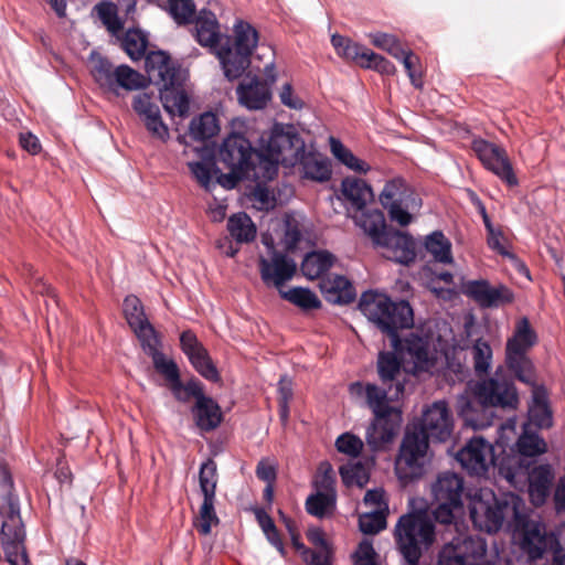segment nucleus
Instances as JSON below:
<instances>
[{"label":"nucleus","mask_w":565,"mask_h":565,"mask_svg":"<svg viewBox=\"0 0 565 565\" xmlns=\"http://www.w3.org/2000/svg\"><path fill=\"white\" fill-rule=\"evenodd\" d=\"M302 149L303 141L292 126L276 125L260 136L257 150L243 135L231 134L223 140L218 157L226 168L250 171L254 180L270 181L277 175L279 163Z\"/></svg>","instance_id":"nucleus-1"},{"label":"nucleus","mask_w":565,"mask_h":565,"mask_svg":"<svg viewBox=\"0 0 565 565\" xmlns=\"http://www.w3.org/2000/svg\"><path fill=\"white\" fill-rule=\"evenodd\" d=\"M454 418L447 402L427 406L417 423L408 425L395 460V472L403 482L419 479L425 473L429 439L444 443L452 434Z\"/></svg>","instance_id":"nucleus-2"},{"label":"nucleus","mask_w":565,"mask_h":565,"mask_svg":"<svg viewBox=\"0 0 565 565\" xmlns=\"http://www.w3.org/2000/svg\"><path fill=\"white\" fill-rule=\"evenodd\" d=\"M520 404L519 391L513 377L503 366L494 373L469 385V393L458 398V414L473 429H483L493 424L494 408L515 411Z\"/></svg>","instance_id":"nucleus-3"},{"label":"nucleus","mask_w":565,"mask_h":565,"mask_svg":"<svg viewBox=\"0 0 565 565\" xmlns=\"http://www.w3.org/2000/svg\"><path fill=\"white\" fill-rule=\"evenodd\" d=\"M158 373L169 383L175 399L186 403L190 398H195L191 413L199 429L212 431L221 425L223 420L221 407L217 402L204 394L203 384L199 380L191 379L186 383H182L175 361L169 363Z\"/></svg>","instance_id":"nucleus-4"},{"label":"nucleus","mask_w":565,"mask_h":565,"mask_svg":"<svg viewBox=\"0 0 565 565\" xmlns=\"http://www.w3.org/2000/svg\"><path fill=\"white\" fill-rule=\"evenodd\" d=\"M6 492L1 497L0 516L2 518L0 544L10 565H31L24 540L25 529L21 518L20 501L11 489L13 481L9 472H3Z\"/></svg>","instance_id":"nucleus-5"},{"label":"nucleus","mask_w":565,"mask_h":565,"mask_svg":"<svg viewBox=\"0 0 565 565\" xmlns=\"http://www.w3.org/2000/svg\"><path fill=\"white\" fill-rule=\"evenodd\" d=\"M359 226L372 242L385 249L384 256L395 263L408 265L416 258V243L406 233L387 230L382 211L376 210L355 218Z\"/></svg>","instance_id":"nucleus-6"},{"label":"nucleus","mask_w":565,"mask_h":565,"mask_svg":"<svg viewBox=\"0 0 565 565\" xmlns=\"http://www.w3.org/2000/svg\"><path fill=\"white\" fill-rule=\"evenodd\" d=\"M359 309L392 337H396L398 329L412 328L414 324V312L408 301H392L388 296L377 291H364L359 300Z\"/></svg>","instance_id":"nucleus-7"},{"label":"nucleus","mask_w":565,"mask_h":565,"mask_svg":"<svg viewBox=\"0 0 565 565\" xmlns=\"http://www.w3.org/2000/svg\"><path fill=\"white\" fill-rule=\"evenodd\" d=\"M394 540L405 562L417 565L423 552L435 541V524L424 512L403 514L395 525Z\"/></svg>","instance_id":"nucleus-8"},{"label":"nucleus","mask_w":565,"mask_h":565,"mask_svg":"<svg viewBox=\"0 0 565 565\" xmlns=\"http://www.w3.org/2000/svg\"><path fill=\"white\" fill-rule=\"evenodd\" d=\"M234 41L225 35L222 46L217 50L225 76L238 78L250 64V55L258 44V32L248 22L237 20L234 24Z\"/></svg>","instance_id":"nucleus-9"},{"label":"nucleus","mask_w":565,"mask_h":565,"mask_svg":"<svg viewBox=\"0 0 565 565\" xmlns=\"http://www.w3.org/2000/svg\"><path fill=\"white\" fill-rule=\"evenodd\" d=\"M488 497L484 499L482 495H476L470 502V519L476 529L487 533H497L502 527L504 520L519 521L521 519L520 508L523 502L518 495L511 494L499 500L491 492Z\"/></svg>","instance_id":"nucleus-10"},{"label":"nucleus","mask_w":565,"mask_h":565,"mask_svg":"<svg viewBox=\"0 0 565 565\" xmlns=\"http://www.w3.org/2000/svg\"><path fill=\"white\" fill-rule=\"evenodd\" d=\"M122 310L128 326L137 337L143 352L151 358L157 372L174 361L160 350L161 339L157 330L148 320L142 302L135 295L124 299Z\"/></svg>","instance_id":"nucleus-11"},{"label":"nucleus","mask_w":565,"mask_h":565,"mask_svg":"<svg viewBox=\"0 0 565 565\" xmlns=\"http://www.w3.org/2000/svg\"><path fill=\"white\" fill-rule=\"evenodd\" d=\"M433 494L437 503L434 511L436 521L450 524L454 521V511L462 508L463 479L455 472H443L433 484Z\"/></svg>","instance_id":"nucleus-12"},{"label":"nucleus","mask_w":565,"mask_h":565,"mask_svg":"<svg viewBox=\"0 0 565 565\" xmlns=\"http://www.w3.org/2000/svg\"><path fill=\"white\" fill-rule=\"evenodd\" d=\"M199 483L201 493L203 494V502L193 525L201 535L206 536L211 533L212 526L217 525L220 522L214 508L217 486V468L216 462L213 459H207L201 465L199 471Z\"/></svg>","instance_id":"nucleus-13"},{"label":"nucleus","mask_w":565,"mask_h":565,"mask_svg":"<svg viewBox=\"0 0 565 565\" xmlns=\"http://www.w3.org/2000/svg\"><path fill=\"white\" fill-rule=\"evenodd\" d=\"M92 75L100 87L114 93L118 88L137 90L145 85V78L139 72L126 64L114 66L108 58L103 56L95 61Z\"/></svg>","instance_id":"nucleus-14"},{"label":"nucleus","mask_w":565,"mask_h":565,"mask_svg":"<svg viewBox=\"0 0 565 565\" xmlns=\"http://www.w3.org/2000/svg\"><path fill=\"white\" fill-rule=\"evenodd\" d=\"M380 201L393 222L407 226L412 222L411 209L417 205L413 190L402 178L387 181L380 194Z\"/></svg>","instance_id":"nucleus-15"},{"label":"nucleus","mask_w":565,"mask_h":565,"mask_svg":"<svg viewBox=\"0 0 565 565\" xmlns=\"http://www.w3.org/2000/svg\"><path fill=\"white\" fill-rule=\"evenodd\" d=\"M456 458L471 476H486L489 468L495 465L494 448L482 437L471 438Z\"/></svg>","instance_id":"nucleus-16"},{"label":"nucleus","mask_w":565,"mask_h":565,"mask_svg":"<svg viewBox=\"0 0 565 565\" xmlns=\"http://www.w3.org/2000/svg\"><path fill=\"white\" fill-rule=\"evenodd\" d=\"M403 422L402 411L393 407L374 414L366 430V443L373 450L384 448L398 434Z\"/></svg>","instance_id":"nucleus-17"},{"label":"nucleus","mask_w":565,"mask_h":565,"mask_svg":"<svg viewBox=\"0 0 565 565\" xmlns=\"http://www.w3.org/2000/svg\"><path fill=\"white\" fill-rule=\"evenodd\" d=\"M180 347L192 367L202 377L213 383L221 380L220 372L209 351L192 330H185L180 334Z\"/></svg>","instance_id":"nucleus-18"},{"label":"nucleus","mask_w":565,"mask_h":565,"mask_svg":"<svg viewBox=\"0 0 565 565\" xmlns=\"http://www.w3.org/2000/svg\"><path fill=\"white\" fill-rule=\"evenodd\" d=\"M297 265L292 258L285 253L273 250L268 257H259V274L266 286H274L279 291L282 286L292 279Z\"/></svg>","instance_id":"nucleus-19"},{"label":"nucleus","mask_w":565,"mask_h":565,"mask_svg":"<svg viewBox=\"0 0 565 565\" xmlns=\"http://www.w3.org/2000/svg\"><path fill=\"white\" fill-rule=\"evenodd\" d=\"M131 106L151 137L162 142L168 141L170 137L169 128L162 120L160 108L153 95L139 93L134 96Z\"/></svg>","instance_id":"nucleus-20"},{"label":"nucleus","mask_w":565,"mask_h":565,"mask_svg":"<svg viewBox=\"0 0 565 565\" xmlns=\"http://www.w3.org/2000/svg\"><path fill=\"white\" fill-rule=\"evenodd\" d=\"M374 198L371 186L362 179L348 177L341 182L340 199L343 200L348 214L355 221L363 214L371 213L377 209H366L367 203Z\"/></svg>","instance_id":"nucleus-21"},{"label":"nucleus","mask_w":565,"mask_h":565,"mask_svg":"<svg viewBox=\"0 0 565 565\" xmlns=\"http://www.w3.org/2000/svg\"><path fill=\"white\" fill-rule=\"evenodd\" d=\"M466 295L481 308H499L510 305L515 296L512 289L503 284L492 286L488 280H471L466 285Z\"/></svg>","instance_id":"nucleus-22"},{"label":"nucleus","mask_w":565,"mask_h":565,"mask_svg":"<svg viewBox=\"0 0 565 565\" xmlns=\"http://www.w3.org/2000/svg\"><path fill=\"white\" fill-rule=\"evenodd\" d=\"M386 386L387 388H381L372 383L363 384L355 382L350 385V392L356 396H364L367 406L372 409L373 414H376L386 408H393L394 406L388 405V401H397L404 394L405 387L402 382Z\"/></svg>","instance_id":"nucleus-23"},{"label":"nucleus","mask_w":565,"mask_h":565,"mask_svg":"<svg viewBox=\"0 0 565 565\" xmlns=\"http://www.w3.org/2000/svg\"><path fill=\"white\" fill-rule=\"evenodd\" d=\"M145 70L150 78L158 85H174L181 79V68L163 51H151L145 54Z\"/></svg>","instance_id":"nucleus-24"},{"label":"nucleus","mask_w":565,"mask_h":565,"mask_svg":"<svg viewBox=\"0 0 565 565\" xmlns=\"http://www.w3.org/2000/svg\"><path fill=\"white\" fill-rule=\"evenodd\" d=\"M236 93L241 105L249 110L265 108L271 98L268 83L257 76L247 75L238 85Z\"/></svg>","instance_id":"nucleus-25"},{"label":"nucleus","mask_w":565,"mask_h":565,"mask_svg":"<svg viewBox=\"0 0 565 565\" xmlns=\"http://www.w3.org/2000/svg\"><path fill=\"white\" fill-rule=\"evenodd\" d=\"M480 548L481 552L473 548L471 537L454 539L439 552L437 565H475L477 557L484 552L483 547Z\"/></svg>","instance_id":"nucleus-26"},{"label":"nucleus","mask_w":565,"mask_h":565,"mask_svg":"<svg viewBox=\"0 0 565 565\" xmlns=\"http://www.w3.org/2000/svg\"><path fill=\"white\" fill-rule=\"evenodd\" d=\"M194 22V38L198 43L209 47L217 55V50L222 46L225 35L221 33L216 15L210 10L202 9Z\"/></svg>","instance_id":"nucleus-27"},{"label":"nucleus","mask_w":565,"mask_h":565,"mask_svg":"<svg viewBox=\"0 0 565 565\" xmlns=\"http://www.w3.org/2000/svg\"><path fill=\"white\" fill-rule=\"evenodd\" d=\"M553 411L547 390L543 385L532 388L527 406V425L537 429H548L553 426Z\"/></svg>","instance_id":"nucleus-28"},{"label":"nucleus","mask_w":565,"mask_h":565,"mask_svg":"<svg viewBox=\"0 0 565 565\" xmlns=\"http://www.w3.org/2000/svg\"><path fill=\"white\" fill-rule=\"evenodd\" d=\"M324 299L334 305H348L355 298V290L350 280L341 275H327L319 281Z\"/></svg>","instance_id":"nucleus-29"},{"label":"nucleus","mask_w":565,"mask_h":565,"mask_svg":"<svg viewBox=\"0 0 565 565\" xmlns=\"http://www.w3.org/2000/svg\"><path fill=\"white\" fill-rule=\"evenodd\" d=\"M553 479L554 472L548 463L536 466L530 471L529 495L534 505L540 507L545 503Z\"/></svg>","instance_id":"nucleus-30"},{"label":"nucleus","mask_w":565,"mask_h":565,"mask_svg":"<svg viewBox=\"0 0 565 565\" xmlns=\"http://www.w3.org/2000/svg\"><path fill=\"white\" fill-rule=\"evenodd\" d=\"M555 541L547 539L540 523H531L524 529L521 548L531 561H536L543 556L548 545L552 547Z\"/></svg>","instance_id":"nucleus-31"},{"label":"nucleus","mask_w":565,"mask_h":565,"mask_svg":"<svg viewBox=\"0 0 565 565\" xmlns=\"http://www.w3.org/2000/svg\"><path fill=\"white\" fill-rule=\"evenodd\" d=\"M183 77L181 76L180 83L174 85H160V99L161 103L170 115H179L180 117L188 116L190 102L186 93L182 88Z\"/></svg>","instance_id":"nucleus-32"},{"label":"nucleus","mask_w":565,"mask_h":565,"mask_svg":"<svg viewBox=\"0 0 565 565\" xmlns=\"http://www.w3.org/2000/svg\"><path fill=\"white\" fill-rule=\"evenodd\" d=\"M505 371L513 374L514 379L530 385L532 388L539 386L536 384V372L533 361L527 354L507 353L505 352Z\"/></svg>","instance_id":"nucleus-33"},{"label":"nucleus","mask_w":565,"mask_h":565,"mask_svg":"<svg viewBox=\"0 0 565 565\" xmlns=\"http://www.w3.org/2000/svg\"><path fill=\"white\" fill-rule=\"evenodd\" d=\"M226 228L230 236L237 244L252 243L257 235V227L255 223L245 212H238L231 215L227 220Z\"/></svg>","instance_id":"nucleus-34"},{"label":"nucleus","mask_w":565,"mask_h":565,"mask_svg":"<svg viewBox=\"0 0 565 565\" xmlns=\"http://www.w3.org/2000/svg\"><path fill=\"white\" fill-rule=\"evenodd\" d=\"M536 340V333L531 328L529 319L524 317L518 321L513 335L508 339L505 352L527 354Z\"/></svg>","instance_id":"nucleus-35"},{"label":"nucleus","mask_w":565,"mask_h":565,"mask_svg":"<svg viewBox=\"0 0 565 565\" xmlns=\"http://www.w3.org/2000/svg\"><path fill=\"white\" fill-rule=\"evenodd\" d=\"M334 256L327 250L308 253L302 263L301 271L308 279L326 277L324 275L333 265Z\"/></svg>","instance_id":"nucleus-36"},{"label":"nucleus","mask_w":565,"mask_h":565,"mask_svg":"<svg viewBox=\"0 0 565 565\" xmlns=\"http://www.w3.org/2000/svg\"><path fill=\"white\" fill-rule=\"evenodd\" d=\"M330 150L333 157L348 169L365 174L370 171L371 167L364 160L358 158L342 141L335 137L329 138Z\"/></svg>","instance_id":"nucleus-37"},{"label":"nucleus","mask_w":565,"mask_h":565,"mask_svg":"<svg viewBox=\"0 0 565 565\" xmlns=\"http://www.w3.org/2000/svg\"><path fill=\"white\" fill-rule=\"evenodd\" d=\"M301 167L303 178L312 181L326 182L332 174L329 160L313 153L302 156Z\"/></svg>","instance_id":"nucleus-38"},{"label":"nucleus","mask_w":565,"mask_h":565,"mask_svg":"<svg viewBox=\"0 0 565 565\" xmlns=\"http://www.w3.org/2000/svg\"><path fill=\"white\" fill-rule=\"evenodd\" d=\"M515 447L523 457H536L547 449L545 440L537 431H533L527 424L523 425V430L516 440Z\"/></svg>","instance_id":"nucleus-39"},{"label":"nucleus","mask_w":565,"mask_h":565,"mask_svg":"<svg viewBox=\"0 0 565 565\" xmlns=\"http://www.w3.org/2000/svg\"><path fill=\"white\" fill-rule=\"evenodd\" d=\"M483 167L495 174L501 181L509 186H516L519 184L518 178L513 171L512 163L507 154L505 149L502 147L497 151V156H493L489 163H484Z\"/></svg>","instance_id":"nucleus-40"},{"label":"nucleus","mask_w":565,"mask_h":565,"mask_svg":"<svg viewBox=\"0 0 565 565\" xmlns=\"http://www.w3.org/2000/svg\"><path fill=\"white\" fill-rule=\"evenodd\" d=\"M220 130L218 119L215 114L206 111L194 117L189 127L190 136L199 141L214 137Z\"/></svg>","instance_id":"nucleus-41"},{"label":"nucleus","mask_w":565,"mask_h":565,"mask_svg":"<svg viewBox=\"0 0 565 565\" xmlns=\"http://www.w3.org/2000/svg\"><path fill=\"white\" fill-rule=\"evenodd\" d=\"M401 367L402 361L395 352L385 351L379 354L377 371L384 385H395L396 382H401L398 380V376L401 375Z\"/></svg>","instance_id":"nucleus-42"},{"label":"nucleus","mask_w":565,"mask_h":565,"mask_svg":"<svg viewBox=\"0 0 565 565\" xmlns=\"http://www.w3.org/2000/svg\"><path fill=\"white\" fill-rule=\"evenodd\" d=\"M335 509V493L318 491L306 500V511L318 519H323L333 513Z\"/></svg>","instance_id":"nucleus-43"},{"label":"nucleus","mask_w":565,"mask_h":565,"mask_svg":"<svg viewBox=\"0 0 565 565\" xmlns=\"http://www.w3.org/2000/svg\"><path fill=\"white\" fill-rule=\"evenodd\" d=\"M120 46L132 61H139L146 54L148 38L140 30L129 29L120 39Z\"/></svg>","instance_id":"nucleus-44"},{"label":"nucleus","mask_w":565,"mask_h":565,"mask_svg":"<svg viewBox=\"0 0 565 565\" xmlns=\"http://www.w3.org/2000/svg\"><path fill=\"white\" fill-rule=\"evenodd\" d=\"M425 247L436 262L451 264V243L440 231H435L426 237Z\"/></svg>","instance_id":"nucleus-45"},{"label":"nucleus","mask_w":565,"mask_h":565,"mask_svg":"<svg viewBox=\"0 0 565 565\" xmlns=\"http://www.w3.org/2000/svg\"><path fill=\"white\" fill-rule=\"evenodd\" d=\"M402 349L412 358L415 366L424 367L428 363V342L420 335L409 334L403 341Z\"/></svg>","instance_id":"nucleus-46"},{"label":"nucleus","mask_w":565,"mask_h":565,"mask_svg":"<svg viewBox=\"0 0 565 565\" xmlns=\"http://www.w3.org/2000/svg\"><path fill=\"white\" fill-rule=\"evenodd\" d=\"M280 295L284 299L303 310L318 309L321 307V301L317 295L308 288L294 287L287 291L280 290Z\"/></svg>","instance_id":"nucleus-47"},{"label":"nucleus","mask_w":565,"mask_h":565,"mask_svg":"<svg viewBox=\"0 0 565 565\" xmlns=\"http://www.w3.org/2000/svg\"><path fill=\"white\" fill-rule=\"evenodd\" d=\"M473 360V367L477 374H484L491 367L492 363V348L488 341L477 339L470 349Z\"/></svg>","instance_id":"nucleus-48"},{"label":"nucleus","mask_w":565,"mask_h":565,"mask_svg":"<svg viewBox=\"0 0 565 565\" xmlns=\"http://www.w3.org/2000/svg\"><path fill=\"white\" fill-rule=\"evenodd\" d=\"M356 63L364 68H373L385 75H393L396 71L391 61L365 46Z\"/></svg>","instance_id":"nucleus-49"},{"label":"nucleus","mask_w":565,"mask_h":565,"mask_svg":"<svg viewBox=\"0 0 565 565\" xmlns=\"http://www.w3.org/2000/svg\"><path fill=\"white\" fill-rule=\"evenodd\" d=\"M95 10L99 20L113 35H117L122 30V22L118 17L116 4L113 2H102L95 7Z\"/></svg>","instance_id":"nucleus-50"},{"label":"nucleus","mask_w":565,"mask_h":565,"mask_svg":"<svg viewBox=\"0 0 565 565\" xmlns=\"http://www.w3.org/2000/svg\"><path fill=\"white\" fill-rule=\"evenodd\" d=\"M388 512L381 510H370L360 515L359 527L364 534H376L386 526V516Z\"/></svg>","instance_id":"nucleus-51"},{"label":"nucleus","mask_w":565,"mask_h":565,"mask_svg":"<svg viewBox=\"0 0 565 565\" xmlns=\"http://www.w3.org/2000/svg\"><path fill=\"white\" fill-rule=\"evenodd\" d=\"M370 38L376 47L386 51L397 60H399L407 51L403 47L401 41L393 34L376 32L371 33Z\"/></svg>","instance_id":"nucleus-52"},{"label":"nucleus","mask_w":565,"mask_h":565,"mask_svg":"<svg viewBox=\"0 0 565 565\" xmlns=\"http://www.w3.org/2000/svg\"><path fill=\"white\" fill-rule=\"evenodd\" d=\"M169 13L178 24H188L195 15L193 0H168Z\"/></svg>","instance_id":"nucleus-53"},{"label":"nucleus","mask_w":565,"mask_h":565,"mask_svg":"<svg viewBox=\"0 0 565 565\" xmlns=\"http://www.w3.org/2000/svg\"><path fill=\"white\" fill-rule=\"evenodd\" d=\"M189 168L201 186L211 191L214 186L213 175L218 173L220 169L214 163L203 161L190 162Z\"/></svg>","instance_id":"nucleus-54"},{"label":"nucleus","mask_w":565,"mask_h":565,"mask_svg":"<svg viewBox=\"0 0 565 565\" xmlns=\"http://www.w3.org/2000/svg\"><path fill=\"white\" fill-rule=\"evenodd\" d=\"M278 394L279 417L280 420L286 424L289 418V402L294 396L292 382L287 375L279 379Z\"/></svg>","instance_id":"nucleus-55"},{"label":"nucleus","mask_w":565,"mask_h":565,"mask_svg":"<svg viewBox=\"0 0 565 565\" xmlns=\"http://www.w3.org/2000/svg\"><path fill=\"white\" fill-rule=\"evenodd\" d=\"M331 43L339 55L358 62L364 46L352 42L345 36L334 34L331 38Z\"/></svg>","instance_id":"nucleus-56"},{"label":"nucleus","mask_w":565,"mask_h":565,"mask_svg":"<svg viewBox=\"0 0 565 565\" xmlns=\"http://www.w3.org/2000/svg\"><path fill=\"white\" fill-rule=\"evenodd\" d=\"M335 447L339 452L356 458L362 452L363 441L351 433H343L337 438Z\"/></svg>","instance_id":"nucleus-57"},{"label":"nucleus","mask_w":565,"mask_h":565,"mask_svg":"<svg viewBox=\"0 0 565 565\" xmlns=\"http://www.w3.org/2000/svg\"><path fill=\"white\" fill-rule=\"evenodd\" d=\"M335 477L332 466L328 461H322L318 468V475L313 486L318 491L335 493Z\"/></svg>","instance_id":"nucleus-58"},{"label":"nucleus","mask_w":565,"mask_h":565,"mask_svg":"<svg viewBox=\"0 0 565 565\" xmlns=\"http://www.w3.org/2000/svg\"><path fill=\"white\" fill-rule=\"evenodd\" d=\"M354 565H380L377 553L369 540H363L352 555Z\"/></svg>","instance_id":"nucleus-59"},{"label":"nucleus","mask_w":565,"mask_h":565,"mask_svg":"<svg viewBox=\"0 0 565 565\" xmlns=\"http://www.w3.org/2000/svg\"><path fill=\"white\" fill-rule=\"evenodd\" d=\"M340 473L347 484H356L362 488L369 481V475L361 463L352 465L349 467H341Z\"/></svg>","instance_id":"nucleus-60"},{"label":"nucleus","mask_w":565,"mask_h":565,"mask_svg":"<svg viewBox=\"0 0 565 565\" xmlns=\"http://www.w3.org/2000/svg\"><path fill=\"white\" fill-rule=\"evenodd\" d=\"M402 61L407 75L415 87L422 86V72L419 71V58L412 51L407 50L406 53L399 58Z\"/></svg>","instance_id":"nucleus-61"},{"label":"nucleus","mask_w":565,"mask_h":565,"mask_svg":"<svg viewBox=\"0 0 565 565\" xmlns=\"http://www.w3.org/2000/svg\"><path fill=\"white\" fill-rule=\"evenodd\" d=\"M228 173H221L216 178V182L226 190L234 189L239 181L244 179H253L250 171H238L235 168H227Z\"/></svg>","instance_id":"nucleus-62"},{"label":"nucleus","mask_w":565,"mask_h":565,"mask_svg":"<svg viewBox=\"0 0 565 565\" xmlns=\"http://www.w3.org/2000/svg\"><path fill=\"white\" fill-rule=\"evenodd\" d=\"M501 147L484 139H475L472 141V150L477 154L482 164L489 163L493 156H497Z\"/></svg>","instance_id":"nucleus-63"},{"label":"nucleus","mask_w":565,"mask_h":565,"mask_svg":"<svg viewBox=\"0 0 565 565\" xmlns=\"http://www.w3.org/2000/svg\"><path fill=\"white\" fill-rule=\"evenodd\" d=\"M253 200L258 210L268 211L274 209L276 205V199L274 193L268 188L262 185L260 183H257L253 192Z\"/></svg>","instance_id":"nucleus-64"}]
</instances>
